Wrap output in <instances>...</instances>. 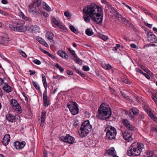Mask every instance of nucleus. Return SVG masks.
Returning <instances> with one entry per match:
<instances>
[{
  "label": "nucleus",
  "mask_w": 157,
  "mask_h": 157,
  "mask_svg": "<svg viewBox=\"0 0 157 157\" xmlns=\"http://www.w3.org/2000/svg\"><path fill=\"white\" fill-rule=\"evenodd\" d=\"M98 118L101 120L108 121L112 114V110L109 105L105 103H102L98 110Z\"/></svg>",
  "instance_id": "f257e3e1"
},
{
  "label": "nucleus",
  "mask_w": 157,
  "mask_h": 157,
  "mask_svg": "<svg viewBox=\"0 0 157 157\" xmlns=\"http://www.w3.org/2000/svg\"><path fill=\"white\" fill-rule=\"evenodd\" d=\"M144 147V145L143 144L136 142L133 143L127 151V155L129 156H139Z\"/></svg>",
  "instance_id": "f03ea898"
},
{
  "label": "nucleus",
  "mask_w": 157,
  "mask_h": 157,
  "mask_svg": "<svg viewBox=\"0 0 157 157\" xmlns=\"http://www.w3.org/2000/svg\"><path fill=\"white\" fill-rule=\"evenodd\" d=\"M14 25L10 24L9 27L15 31L24 32L26 30V27L24 25L25 22L22 20L16 19L13 22Z\"/></svg>",
  "instance_id": "7ed1b4c3"
},
{
  "label": "nucleus",
  "mask_w": 157,
  "mask_h": 157,
  "mask_svg": "<svg viewBox=\"0 0 157 157\" xmlns=\"http://www.w3.org/2000/svg\"><path fill=\"white\" fill-rule=\"evenodd\" d=\"M98 12L90 15L89 17L91 18L92 21L95 22L96 24L101 25L103 20V12L102 10L99 8L98 10Z\"/></svg>",
  "instance_id": "20e7f679"
},
{
  "label": "nucleus",
  "mask_w": 157,
  "mask_h": 157,
  "mask_svg": "<svg viewBox=\"0 0 157 157\" xmlns=\"http://www.w3.org/2000/svg\"><path fill=\"white\" fill-rule=\"evenodd\" d=\"M106 137L109 140L115 138L117 132L116 128L111 125H108L105 128Z\"/></svg>",
  "instance_id": "39448f33"
},
{
  "label": "nucleus",
  "mask_w": 157,
  "mask_h": 157,
  "mask_svg": "<svg viewBox=\"0 0 157 157\" xmlns=\"http://www.w3.org/2000/svg\"><path fill=\"white\" fill-rule=\"evenodd\" d=\"M79 131V134L80 136L84 137L88 133V120H86L82 124Z\"/></svg>",
  "instance_id": "423d86ee"
},
{
  "label": "nucleus",
  "mask_w": 157,
  "mask_h": 157,
  "mask_svg": "<svg viewBox=\"0 0 157 157\" xmlns=\"http://www.w3.org/2000/svg\"><path fill=\"white\" fill-rule=\"evenodd\" d=\"M67 107L72 115H75L78 113L79 109L75 102L70 101L67 105Z\"/></svg>",
  "instance_id": "0eeeda50"
},
{
  "label": "nucleus",
  "mask_w": 157,
  "mask_h": 157,
  "mask_svg": "<svg viewBox=\"0 0 157 157\" xmlns=\"http://www.w3.org/2000/svg\"><path fill=\"white\" fill-rule=\"evenodd\" d=\"M0 37L1 38L0 44L4 46H7L10 40L8 34L6 33H1Z\"/></svg>",
  "instance_id": "6e6552de"
},
{
  "label": "nucleus",
  "mask_w": 157,
  "mask_h": 157,
  "mask_svg": "<svg viewBox=\"0 0 157 157\" xmlns=\"http://www.w3.org/2000/svg\"><path fill=\"white\" fill-rule=\"evenodd\" d=\"M99 8H100L101 10H102L101 7L95 3H90L89 5V16L94 14L95 13H97L95 11V10L97 9V11L98 12V10Z\"/></svg>",
  "instance_id": "1a4fd4ad"
},
{
  "label": "nucleus",
  "mask_w": 157,
  "mask_h": 157,
  "mask_svg": "<svg viewBox=\"0 0 157 157\" xmlns=\"http://www.w3.org/2000/svg\"><path fill=\"white\" fill-rule=\"evenodd\" d=\"M132 132L127 130H126L124 133H122L123 138L127 142H129L132 140H133L132 137Z\"/></svg>",
  "instance_id": "9d476101"
},
{
  "label": "nucleus",
  "mask_w": 157,
  "mask_h": 157,
  "mask_svg": "<svg viewBox=\"0 0 157 157\" xmlns=\"http://www.w3.org/2000/svg\"><path fill=\"white\" fill-rule=\"evenodd\" d=\"M60 138L63 141L71 144L75 142V138L69 134H67L65 136H61Z\"/></svg>",
  "instance_id": "9b49d317"
},
{
  "label": "nucleus",
  "mask_w": 157,
  "mask_h": 157,
  "mask_svg": "<svg viewBox=\"0 0 157 157\" xmlns=\"http://www.w3.org/2000/svg\"><path fill=\"white\" fill-rule=\"evenodd\" d=\"M34 5L32 3L29 6V11L31 13L35 16L38 17L40 14V13Z\"/></svg>",
  "instance_id": "f8f14e48"
},
{
  "label": "nucleus",
  "mask_w": 157,
  "mask_h": 157,
  "mask_svg": "<svg viewBox=\"0 0 157 157\" xmlns=\"http://www.w3.org/2000/svg\"><path fill=\"white\" fill-rule=\"evenodd\" d=\"M19 117L18 116L14 115L11 113H8L6 116V118L9 122H15L17 120H18V117Z\"/></svg>",
  "instance_id": "ddd939ff"
},
{
  "label": "nucleus",
  "mask_w": 157,
  "mask_h": 157,
  "mask_svg": "<svg viewBox=\"0 0 157 157\" xmlns=\"http://www.w3.org/2000/svg\"><path fill=\"white\" fill-rule=\"evenodd\" d=\"M147 40L151 43H156L157 41L156 37L150 31L147 33Z\"/></svg>",
  "instance_id": "4468645a"
},
{
  "label": "nucleus",
  "mask_w": 157,
  "mask_h": 157,
  "mask_svg": "<svg viewBox=\"0 0 157 157\" xmlns=\"http://www.w3.org/2000/svg\"><path fill=\"white\" fill-rule=\"evenodd\" d=\"M26 144L25 142L23 141L22 142L16 141L14 142V145L16 149L21 150L23 148Z\"/></svg>",
  "instance_id": "2eb2a0df"
},
{
  "label": "nucleus",
  "mask_w": 157,
  "mask_h": 157,
  "mask_svg": "<svg viewBox=\"0 0 157 157\" xmlns=\"http://www.w3.org/2000/svg\"><path fill=\"white\" fill-rule=\"evenodd\" d=\"M10 136L9 134H5L2 140V144L5 146L7 145L10 142Z\"/></svg>",
  "instance_id": "dca6fc26"
},
{
  "label": "nucleus",
  "mask_w": 157,
  "mask_h": 157,
  "mask_svg": "<svg viewBox=\"0 0 157 157\" xmlns=\"http://www.w3.org/2000/svg\"><path fill=\"white\" fill-rule=\"evenodd\" d=\"M83 14H86L84 15L83 18L85 21L88 22V5H87L86 7L83 9Z\"/></svg>",
  "instance_id": "f3484780"
},
{
  "label": "nucleus",
  "mask_w": 157,
  "mask_h": 157,
  "mask_svg": "<svg viewBox=\"0 0 157 157\" xmlns=\"http://www.w3.org/2000/svg\"><path fill=\"white\" fill-rule=\"evenodd\" d=\"M57 54L59 56L64 59H68V55L65 52L63 51L62 50H59L57 52Z\"/></svg>",
  "instance_id": "a211bd4d"
},
{
  "label": "nucleus",
  "mask_w": 157,
  "mask_h": 157,
  "mask_svg": "<svg viewBox=\"0 0 157 157\" xmlns=\"http://www.w3.org/2000/svg\"><path fill=\"white\" fill-rule=\"evenodd\" d=\"M2 88L6 93H10L12 91V88L6 83H4V85L3 86Z\"/></svg>",
  "instance_id": "6ab92c4d"
},
{
  "label": "nucleus",
  "mask_w": 157,
  "mask_h": 157,
  "mask_svg": "<svg viewBox=\"0 0 157 157\" xmlns=\"http://www.w3.org/2000/svg\"><path fill=\"white\" fill-rule=\"evenodd\" d=\"M115 149L114 147H112L110 148L108 150H106V151L105 153V155L106 153H107L110 156H113L116 153L115 152Z\"/></svg>",
  "instance_id": "aec40b11"
},
{
  "label": "nucleus",
  "mask_w": 157,
  "mask_h": 157,
  "mask_svg": "<svg viewBox=\"0 0 157 157\" xmlns=\"http://www.w3.org/2000/svg\"><path fill=\"white\" fill-rule=\"evenodd\" d=\"M145 157H156V155L152 151L148 150L145 153Z\"/></svg>",
  "instance_id": "412c9836"
},
{
  "label": "nucleus",
  "mask_w": 157,
  "mask_h": 157,
  "mask_svg": "<svg viewBox=\"0 0 157 157\" xmlns=\"http://www.w3.org/2000/svg\"><path fill=\"white\" fill-rule=\"evenodd\" d=\"M46 37L51 42L54 37L53 34L51 32H47L46 34Z\"/></svg>",
  "instance_id": "4be33fe9"
},
{
  "label": "nucleus",
  "mask_w": 157,
  "mask_h": 157,
  "mask_svg": "<svg viewBox=\"0 0 157 157\" xmlns=\"http://www.w3.org/2000/svg\"><path fill=\"white\" fill-rule=\"evenodd\" d=\"M13 108L19 113H21L22 112V110L18 103V104H15V106L13 107Z\"/></svg>",
  "instance_id": "5701e85b"
},
{
  "label": "nucleus",
  "mask_w": 157,
  "mask_h": 157,
  "mask_svg": "<svg viewBox=\"0 0 157 157\" xmlns=\"http://www.w3.org/2000/svg\"><path fill=\"white\" fill-rule=\"evenodd\" d=\"M42 52L45 54L48 55L49 56L51 57L52 59H55L56 57L53 55L50 54L49 52L45 50H41Z\"/></svg>",
  "instance_id": "b1692460"
},
{
  "label": "nucleus",
  "mask_w": 157,
  "mask_h": 157,
  "mask_svg": "<svg viewBox=\"0 0 157 157\" xmlns=\"http://www.w3.org/2000/svg\"><path fill=\"white\" fill-rule=\"evenodd\" d=\"M42 52L45 54L48 55L49 56L51 57L52 59H55L56 57L53 55L50 54L49 52L45 50H41Z\"/></svg>",
  "instance_id": "393cba45"
},
{
  "label": "nucleus",
  "mask_w": 157,
  "mask_h": 157,
  "mask_svg": "<svg viewBox=\"0 0 157 157\" xmlns=\"http://www.w3.org/2000/svg\"><path fill=\"white\" fill-rule=\"evenodd\" d=\"M102 67L103 68L106 70H109L112 68L111 66L109 64H102Z\"/></svg>",
  "instance_id": "a878e982"
},
{
  "label": "nucleus",
  "mask_w": 157,
  "mask_h": 157,
  "mask_svg": "<svg viewBox=\"0 0 157 157\" xmlns=\"http://www.w3.org/2000/svg\"><path fill=\"white\" fill-rule=\"evenodd\" d=\"M42 0H33V3L34 5H36L37 7H39L41 4Z\"/></svg>",
  "instance_id": "bb28decb"
},
{
  "label": "nucleus",
  "mask_w": 157,
  "mask_h": 157,
  "mask_svg": "<svg viewBox=\"0 0 157 157\" xmlns=\"http://www.w3.org/2000/svg\"><path fill=\"white\" fill-rule=\"evenodd\" d=\"M122 123L125 127L128 126H130L131 124L130 122L127 119H123L122 121Z\"/></svg>",
  "instance_id": "cd10ccee"
},
{
  "label": "nucleus",
  "mask_w": 157,
  "mask_h": 157,
  "mask_svg": "<svg viewBox=\"0 0 157 157\" xmlns=\"http://www.w3.org/2000/svg\"><path fill=\"white\" fill-rule=\"evenodd\" d=\"M42 82L44 86L45 89H47V83L46 80V79L45 76L44 75H43L42 76Z\"/></svg>",
  "instance_id": "c85d7f7f"
},
{
  "label": "nucleus",
  "mask_w": 157,
  "mask_h": 157,
  "mask_svg": "<svg viewBox=\"0 0 157 157\" xmlns=\"http://www.w3.org/2000/svg\"><path fill=\"white\" fill-rule=\"evenodd\" d=\"M127 26L129 27V28L132 29L133 30L136 32L137 31V29L135 27L134 25L131 22L128 23L127 25Z\"/></svg>",
  "instance_id": "c756f323"
},
{
  "label": "nucleus",
  "mask_w": 157,
  "mask_h": 157,
  "mask_svg": "<svg viewBox=\"0 0 157 157\" xmlns=\"http://www.w3.org/2000/svg\"><path fill=\"white\" fill-rule=\"evenodd\" d=\"M18 102L17 100L14 99H12L10 100V105H11L12 107H14L15 104H18Z\"/></svg>",
  "instance_id": "7c9ffc66"
},
{
  "label": "nucleus",
  "mask_w": 157,
  "mask_h": 157,
  "mask_svg": "<svg viewBox=\"0 0 157 157\" xmlns=\"http://www.w3.org/2000/svg\"><path fill=\"white\" fill-rule=\"evenodd\" d=\"M94 72H95L96 75L98 77H101V76L100 74L98 71L95 70V68L94 69H93L92 71L90 70V73L91 74H93Z\"/></svg>",
  "instance_id": "2f4dec72"
},
{
  "label": "nucleus",
  "mask_w": 157,
  "mask_h": 157,
  "mask_svg": "<svg viewBox=\"0 0 157 157\" xmlns=\"http://www.w3.org/2000/svg\"><path fill=\"white\" fill-rule=\"evenodd\" d=\"M46 112L45 111H43L41 113V120L45 121L46 118Z\"/></svg>",
  "instance_id": "473e14b6"
},
{
  "label": "nucleus",
  "mask_w": 157,
  "mask_h": 157,
  "mask_svg": "<svg viewBox=\"0 0 157 157\" xmlns=\"http://www.w3.org/2000/svg\"><path fill=\"white\" fill-rule=\"evenodd\" d=\"M130 111L132 112L135 115H137L139 113V110L136 108H132L130 109Z\"/></svg>",
  "instance_id": "72a5a7b5"
},
{
  "label": "nucleus",
  "mask_w": 157,
  "mask_h": 157,
  "mask_svg": "<svg viewBox=\"0 0 157 157\" xmlns=\"http://www.w3.org/2000/svg\"><path fill=\"white\" fill-rule=\"evenodd\" d=\"M121 21L122 23L127 25L128 24L129 22V21L125 17H122V19L120 21Z\"/></svg>",
  "instance_id": "f704fd0d"
},
{
  "label": "nucleus",
  "mask_w": 157,
  "mask_h": 157,
  "mask_svg": "<svg viewBox=\"0 0 157 157\" xmlns=\"http://www.w3.org/2000/svg\"><path fill=\"white\" fill-rule=\"evenodd\" d=\"M18 53L20 55H21L24 58H26L27 57V55H26L25 53L22 51L21 50H18Z\"/></svg>",
  "instance_id": "c9c22d12"
},
{
  "label": "nucleus",
  "mask_w": 157,
  "mask_h": 157,
  "mask_svg": "<svg viewBox=\"0 0 157 157\" xmlns=\"http://www.w3.org/2000/svg\"><path fill=\"white\" fill-rule=\"evenodd\" d=\"M43 8L48 11H50L51 10L50 7L45 3H44Z\"/></svg>",
  "instance_id": "e433bc0d"
},
{
  "label": "nucleus",
  "mask_w": 157,
  "mask_h": 157,
  "mask_svg": "<svg viewBox=\"0 0 157 157\" xmlns=\"http://www.w3.org/2000/svg\"><path fill=\"white\" fill-rule=\"evenodd\" d=\"M32 83L33 86L37 90H39L40 89V87L37 84V82L34 81H32Z\"/></svg>",
  "instance_id": "4c0bfd02"
},
{
  "label": "nucleus",
  "mask_w": 157,
  "mask_h": 157,
  "mask_svg": "<svg viewBox=\"0 0 157 157\" xmlns=\"http://www.w3.org/2000/svg\"><path fill=\"white\" fill-rule=\"evenodd\" d=\"M126 127L128 129V130L129 131H133L135 128V127L131 124L130 125V126H128Z\"/></svg>",
  "instance_id": "58836bf2"
},
{
  "label": "nucleus",
  "mask_w": 157,
  "mask_h": 157,
  "mask_svg": "<svg viewBox=\"0 0 157 157\" xmlns=\"http://www.w3.org/2000/svg\"><path fill=\"white\" fill-rule=\"evenodd\" d=\"M56 67L59 69L61 72H63L64 71V69L59 65L58 63H56L55 65Z\"/></svg>",
  "instance_id": "ea45409f"
},
{
  "label": "nucleus",
  "mask_w": 157,
  "mask_h": 157,
  "mask_svg": "<svg viewBox=\"0 0 157 157\" xmlns=\"http://www.w3.org/2000/svg\"><path fill=\"white\" fill-rule=\"evenodd\" d=\"M112 8L111 9L113 11V12L114 13L115 16L116 17L117 16H118V15H119L120 14L117 11V10L115 9H114V8L112 7Z\"/></svg>",
  "instance_id": "a19ab883"
},
{
  "label": "nucleus",
  "mask_w": 157,
  "mask_h": 157,
  "mask_svg": "<svg viewBox=\"0 0 157 157\" xmlns=\"http://www.w3.org/2000/svg\"><path fill=\"white\" fill-rule=\"evenodd\" d=\"M32 30L33 31L32 32H34V33H35V32H37L39 31V28L38 26L35 25L33 27V28L32 29Z\"/></svg>",
  "instance_id": "79ce46f5"
},
{
  "label": "nucleus",
  "mask_w": 157,
  "mask_h": 157,
  "mask_svg": "<svg viewBox=\"0 0 157 157\" xmlns=\"http://www.w3.org/2000/svg\"><path fill=\"white\" fill-rule=\"evenodd\" d=\"M74 60H75L77 63L80 65L82 63V61L77 56L75 58H74Z\"/></svg>",
  "instance_id": "37998d69"
},
{
  "label": "nucleus",
  "mask_w": 157,
  "mask_h": 157,
  "mask_svg": "<svg viewBox=\"0 0 157 157\" xmlns=\"http://www.w3.org/2000/svg\"><path fill=\"white\" fill-rule=\"evenodd\" d=\"M135 116L134 114L133 113L131 112L130 111V110H129V111L128 113V116L129 118L130 119H132L134 117V116Z\"/></svg>",
  "instance_id": "c03bdc74"
},
{
  "label": "nucleus",
  "mask_w": 157,
  "mask_h": 157,
  "mask_svg": "<svg viewBox=\"0 0 157 157\" xmlns=\"http://www.w3.org/2000/svg\"><path fill=\"white\" fill-rule=\"evenodd\" d=\"M52 21L54 24L57 26H58L60 24L58 21L57 20L56 18L55 17L53 18L52 19Z\"/></svg>",
  "instance_id": "a18cd8bd"
},
{
  "label": "nucleus",
  "mask_w": 157,
  "mask_h": 157,
  "mask_svg": "<svg viewBox=\"0 0 157 157\" xmlns=\"http://www.w3.org/2000/svg\"><path fill=\"white\" fill-rule=\"evenodd\" d=\"M44 107H46L48 106L49 103L47 99L45 100H44Z\"/></svg>",
  "instance_id": "49530a36"
},
{
  "label": "nucleus",
  "mask_w": 157,
  "mask_h": 157,
  "mask_svg": "<svg viewBox=\"0 0 157 157\" xmlns=\"http://www.w3.org/2000/svg\"><path fill=\"white\" fill-rule=\"evenodd\" d=\"M70 29V30L73 33H75L76 31V29L75 28L74 26L73 25H71L69 27Z\"/></svg>",
  "instance_id": "de8ad7c7"
},
{
  "label": "nucleus",
  "mask_w": 157,
  "mask_h": 157,
  "mask_svg": "<svg viewBox=\"0 0 157 157\" xmlns=\"http://www.w3.org/2000/svg\"><path fill=\"white\" fill-rule=\"evenodd\" d=\"M40 44H42L43 45L45 46L46 47H48V44L46 43V42L43 40L42 39V40L40 42Z\"/></svg>",
  "instance_id": "09e8293b"
},
{
  "label": "nucleus",
  "mask_w": 157,
  "mask_h": 157,
  "mask_svg": "<svg viewBox=\"0 0 157 157\" xmlns=\"http://www.w3.org/2000/svg\"><path fill=\"white\" fill-rule=\"evenodd\" d=\"M60 29H62L64 30H67V28L63 25H62L60 24H59V25H58Z\"/></svg>",
  "instance_id": "8fccbe9b"
},
{
  "label": "nucleus",
  "mask_w": 157,
  "mask_h": 157,
  "mask_svg": "<svg viewBox=\"0 0 157 157\" xmlns=\"http://www.w3.org/2000/svg\"><path fill=\"white\" fill-rule=\"evenodd\" d=\"M120 47L121 49L124 48V47L123 46H121L119 44H117L116 45V46L113 48V49H117L119 48Z\"/></svg>",
  "instance_id": "3c124183"
},
{
  "label": "nucleus",
  "mask_w": 157,
  "mask_h": 157,
  "mask_svg": "<svg viewBox=\"0 0 157 157\" xmlns=\"http://www.w3.org/2000/svg\"><path fill=\"white\" fill-rule=\"evenodd\" d=\"M0 13L2 14L4 16H7L9 15L8 13L2 10H0Z\"/></svg>",
  "instance_id": "603ef678"
},
{
  "label": "nucleus",
  "mask_w": 157,
  "mask_h": 157,
  "mask_svg": "<svg viewBox=\"0 0 157 157\" xmlns=\"http://www.w3.org/2000/svg\"><path fill=\"white\" fill-rule=\"evenodd\" d=\"M121 80L122 82L126 83L128 84H131V82H130L128 81L127 79H124V78H122L121 79Z\"/></svg>",
  "instance_id": "864d4df0"
},
{
  "label": "nucleus",
  "mask_w": 157,
  "mask_h": 157,
  "mask_svg": "<svg viewBox=\"0 0 157 157\" xmlns=\"http://www.w3.org/2000/svg\"><path fill=\"white\" fill-rule=\"evenodd\" d=\"M33 62L35 64L37 65H40L41 64L40 61L37 59H34L33 60Z\"/></svg>",
  "instance_id": "5fc2aeb1"
},
{
  "label": "nucleus",
  "mask_w": 157,
  "mask_h": 157,
  "mask_svg": "<svg viewBox=\"0 0 157 157\" xmlns=\"http://www.w3.org/2000/svg\"><path fill=\"white\" fill-rule=\"evenodd\" d=\"M150 117L151 119H152L154 121L156 122V121H157V117L154 114L151 116H150Z\"/></svg>",
  "instance_id": "6e6d98bb"
},
{
  "label": "nucleus",
  "mask_w": 157,
  "mask_h": 157,
  "mask_svg": "<svg viewBox=\"0 0 157 157\" xmlns=\"http://www.w3.org/2000/svg\"><path fill=\"white\" fill-rule=\"evenodd\" d=\"M65 16L66 17H70L71 16V14L68 11H66L64 13Z\"/></svg>",
  "instance_id": "4d7b16f0"
},
{
  "label": "nucleus",
  "mask_w": 157,
  "mask_h": 157,
  "mask_svg": "<svg viewBox=\"0 0 157 157\" xmlns=\"http://www.w3.org/2000/svg\"><path fill=\"white\" fill-rule=\"evenodd\" d=\"M101 38L104 41H106L108 39L107 36L102 35L101 36Z\"/></svg>",
  "instance_id": "13d9d810"
},
{
  "label": "nucleus",
  "mask_w": 157,
  "mask_h": 157,
  "mask_svg": "<svg viewBox=\"0 0 157 157\" xmlns=\"http://www.w3.org/2000/svg\"><path fill=\"white\" fill-rule=\"evenodd\" d=\"M135 70L136 72L141 74H142L143 73L142 71L138 68H136Z\"/></svg>",
  "instance_id": "bf43d9fd"
},
{
  "label": "nucleus",
  "mask_w": 157,
  "mask_h": 157,
  "mask_svg": "<svg viewBox=\"0 0 157 157\" xmlns=\"http://www.w3.org/2000/svg\"><path fill=\"white\" fill-rule=\"evenodd\" d=\"M109 88L110 89V92L114 94H117V92L115 90L110 87H109Z\"/></svg>",
  "instance_id": "052dcab7"
},
{
  "label": "nucleus",
  "mask_w": 157,
  "mask_h": 157,
  "mask_svg": "<svg viewBox=\"0 0 157 157\" xmlns=\"http://www.w3.org/2000/svg\"><path fill=\"white\" fill-rule=\"evenodd\" d=\"M130 47L132 48H135L136 49H138V47L135 44H130Z\"/></svg>",
  "instance_id": "680f3d73"
},
{
  "label": "nucleus",
  "mask_w": 157,
  "mask_h": 157,
  "mask_svg": "<svg viewBox=\"0 0 157 157\" xmlns=\"http://www.w3.org/2000/svg\"><path fill=\"white\" fill-rule=\"evenodd\" d=\"M70 51L71 54L72 55H73L74 56V58H75L77 56L75 54V51L73 50H68Z\"/></svg>",
  "instance_id": "e2e57ef3"
},
{
  "label": "nucleus",
  "mask_w": 157,
  "mask_h": 157,
  "mask_svg": "<svg viewBox=\"0 0 157 157\" xmlns=\"http://www.w3.org/2000/svg\"><path fill=\"white\" fill-rule=\"evenodd\" d=\"M151 98L154 101V102L156 101L157 100V97L155 96L154 94L152 95Z\"/></svg>",
  "instance_id": "0e129e2a"
},
{
  "label": "nucleus",
  "mask_w": 157,
  "mask_h": 157,
  "mask_svg": "<svg viewBox=\"0 0 157 157\" xmlns=\"http://www.w3.org/2000/svg\"><path fill=\"white\" fill-rule=\"evenodd\" d=\"M41 13L42 14H43L44 16L45 17H48L49 15L48 13L46 12H41Z\"/></svg>",
  "instance_id": "69168bd1"
},
{
  "label": "nucleus",
  "mask_w": 157,
  "mask_h": 157,
  "mask_svg": "<svg viewBox=\"0 0 157 157\" xmlns=\"http://www.w3.org/2000/svg\"><path fill=\"white\" fill-rule=\"evenodd\" d=\"M67 74L70 75H73V72L69 70H67Z\"/></svg>",
  "instance_id": "338daca9"
},
{
  "label": "nucleus",
  "mask_w": 157,
  "mask_h": 157,
  "mask_svg": "<svg viewBox=\"0 0 157 157\" xmlns=\"http://www.w3.org/2000/svg\"><path fill=\"white\" fill-rule=\"evenodd\" d=\"M78 122V121L77 120H74L73 125L74 126H77L79 124Z\"/></svg>",
  "instance_id": "774afa93"
}]
</instances>
